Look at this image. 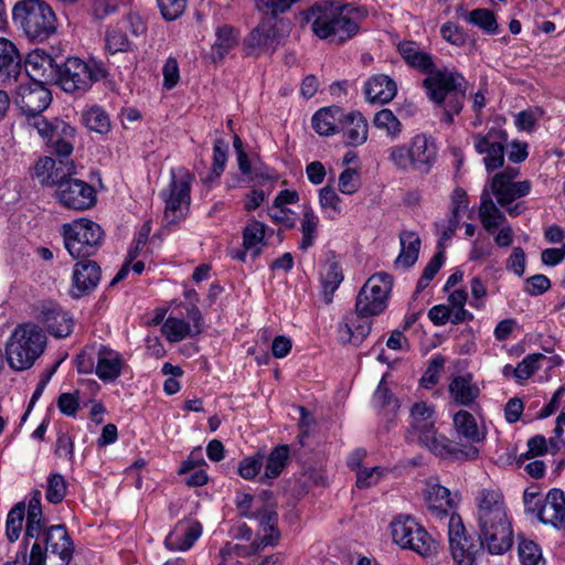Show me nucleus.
<instances>
[{
	"instance_id": "obj_1",
	"label": "nucleus",
	"mask_w": 565,
	"mask_h": 565,
	"mask_svg": "<svg viewBox=\"0 0 565 565\" xmlns=\"http://www.w3.org/2000/svg\"><path fill=\"white\" fill-rule=\"evenodd\" d=\"M519 173L520 170L512 167L495 172L487 180L480 195V223L489 234L500 228L494 237L495 244L500 247L510 246L513 242V230L502 210L511 217H516L527 209L525 202L518 200L530 194L532 182L516 181Z\"/></svg>"
},
{
	"instance_id": "obj_2",
	"label": "nucleus",
	"mask_w": 565,
	"mask_h": 565,
	"mask_svg": "<svg viewBox=\"0 0 565 565\" xmlns=\"http://www.w3.org/2000/svg\"><path fill=\"white\" fill-rule=\"evenodd\" d=\"M365 15L360 8L323 0L305 12V20L311 23V30L319 39L343 44L360 32Z\"/></svg>"
},
{
	"instance_id": "obj_3",
	"label": "nucleus",
	"mask_w": 565,
	"mask_h": 565,
	"mask_svg": "<svg viewBox=\"0 0 565 565\" xmlns=\"http://www.w3.org/2000/svg\"><path fill=\"white\" fill-rule=\"evenodd\" d=\"M478 533L488 545V553L502 555L513 544L512 524L503 494L494 489H481L475 498Z\"/></svg>"
},
{
	"instance_id": "obj_4",
	"label": "nucleus",
	"mask_w": 565,
	"mask_h": 565,
	"mask_svg": "<svg viewBox=\"0 0 565 565\" xmlns=\"http://www.w3.org/2000/svg\"><path fill=\"white\" fill-rule=\"evenodd\" d=\"M434 413V407L425 402L415 403L411 408V425L407 430V438L441 458L476 459L479 454L477 447L459 446L445 435L437 433Z\"/></svg>"
},
{
	"instance_id": "obj_5",
	"label": "nucleus",
	"mask_w": 565,
	"mask_h": 565,
	"mask_svg": "<svg viewBox=\"0 0 565 565\" xmlns=\"http://www.w3.org/2000/svg\"><path fill=\"white\" fill-rule=\"evenodd\" d=\"M466 78L457 71L443 68L430 77H425L423 86L427 96L438 106H443L441 121L451 125L466 99Z\"/></svg>"
},
{
	"instance_id": "obj_6",
	"label": "nucleus",
	"mask_w": 565,
	"mask_h": 565,
	"mask_svg": "<svg viewBox=\"0 0 565 565\" xmlns=\"http://www.w3.org/2000/svg\"><path fill=\"white\" fill-rule=\"evenodd\" d=\"M12 20L31 42L42 43L57 32V18L44 0H21L12 9Z\"/></svg>"
},
{
	"instance_id": "obj_7",
	"label": "nucleus",
	"mask_w": 565,
	"mask_h": 565,
	"mask_svg": "<svg viewBox=\"0 0 565 565\" xmlns=\"http://www.w3.org/2000/svg\"><path fill=\"white\" fill-rule=\"evenodd\" d=\"M45 334L34 323L18 326L6 347L7 361L17 371L31 367L35 360L43 353Z\"/></svg>"
},
{
	"instance_id": "obj_8",
	"label": "nucleus",
	"mask_w": 565,
	"mask_h": 565,
	"mask_svg": "<svg viewBox=\"0 0 565 565\" xmlns=\"http://www.w3.org/2000/svg\"><path fill=\"white\" fill-rule=\"evenodd\" d=\"M106 76V70L96 61L85 62L78 57H68L58 66L56 81L66 93L87 92L92 85Z\"/></svg>"
},
{
	"instance_id": "obj_9",
	"label": "nucleus",
	"mask_w": 565,
	"mask_h": 565,
	"mask_svg": "<svg viewBox=\"0 0 565 565\" xmlns=\"http://www.w3.org/2000/svg\"><path fill=\"white\" fill-rule=\"evenodd\" d=\"M62 228L65 248L74 258L89 257L102 245L104 232L97 223L88 218L63 224Z\"/></svg>"
},
{
	"instance_id": "obj_10",
	"label": "nucleus",
	"mask_w": 565,
	"mask_h": 565,
	"mask_svg": "<svg viewBox=\"0 0 565 565\" xmlns=\"http://www.w3.org/2000/svg\"><path fill=\"white\" fill-rule=\"evenodd\" d=\"M75 362L78 373L90 374L95 372L103 382L117 380L125 365L120 353L105 345H99L96 351L95 348L83 350L76 356Z\"/></svg>"
},
{
	"instance_id": "obj_11",
	"label": "nucleus",
	"mask_w": 565,
	"mask_h": 565,
	"mask_svg": "<svg viewBox=\"0 0 565 565\" xmlns=\"http://www.w3.org/2000/svg\"><path fill=\"white\" fill-rule=\"evenodd\" d=\"M393 541L423 557L437 554L438 543L414 518L399 515L391 523Z\"/></svg>"
},
{
	"instance_id": "obj_12",
	"label": "nucleus",
	"mask_w": 565,
	"mask_h": 565,
	"mask_svg": "<svg viewBox=\"0 0 565 565\" xmlns=\"http://www.w3.org/2000/svg\"><path fill=\"white\" fill-rule=\"evenodd\" d=\"M447 525L450 553L456 565H476L484 550L488 552V545L481 540L480 534L478 533V540L468 535L457 513L450 515Z\"/></svg>"
},
{
	"instance_id": "obj_13",
	"label": "nucleus",
	"mask_w": 565,
	"mask_h": 565,
	"mask_svg": "<svg viewBox=\"0 0 565 565\" xmlns=\"http://www.w3.org/2000/svg\"><path fill=\"white\" fill-rule=\"evenodd\" d=\"M32 126L55 156L68 158L73 152L75 129L66 121L58 118H53L52 120L36 118Z\"/></svg>"
},
{
	"instance_id": "obj_14",
	"label": "nucleus",
	"mask_w": 565,
	"mask_h": 565,
	"mask_svg": "<svg viewBox=\"0 0 565 565\" xmlns=\"http://www.w3.org/2000/svg\"><path fill=\"white\" fill-rule=\"evenodd\" d=\"M191 177L188 173H181L179 177L172 175L169 189L161 192L166 203L162 223L164 226H171L185 217L190 206Z\"/></svg>"
},
{
	"instance_id": "obj_15",
	"label": "nucleus",
	"mask_w": 565,
	"mask_h": 565,
	"mask_svg": "<svg viewBox=\"0 0 565 565\" xmlns=\"http://www.w3.org/2000/svg\"><path fill=\"white\" fill-rule=\"evenodd\" d=\"M473 148L482 154V162L488 173L504 167V153L508 134L504 129L491 127L487 132H476L471 136Z\"/></svg>"
},
{
	"instance_id": "obj_16",
	"label": "nucleus",
	"mask_w": 565,
	"mask_h": 565,
	"mask_svg": "<svg viewBox=\"0 0 565 565\" xmlns=\"http://www.w3.org/2000/svg\"><path fill=\"white\" fill-rule=\"evenodd\" d=\"M55 199L68 210L85 211L95 205L96 191L87 182L72 175L55 190Z\"/></svg>"
},
{
	"instance_id": "obj_17",
	"label": "nucleus",
	"mask_w": 565,
	"mask_h": 565,
	"mask_svg": "<svg viewBox=\"0 0 565 565\" xmlns=\"http://www.w3.org/2000/svg\"><path fill=\"white\" fill-rule=\"evenodd\" d=\"M282 34L270 22H262L243 40V50L248 56L273 54L281 44Z\"/></svg>"
},
{
	"instance_id": "obj_18",
	"label": "nucleus",
	"mask_w": 565,
	"mask_h": 565,
	"mask_svg": "<svg viewBox=\"0 0 565 565\" xmlns=\"http://www.w3.org/2000/svg\"><path fill=\"white\" fill-rule=\"evenodd\" d=\"M45 85L28 81L26 83H21L17 90L15 104L25 116L33 117L34 120L42 118L40 115L52 102L51 92Z\"/></svg>"
},
{
	"instance_id": "obj_19",
	"label": "nucleus",
	"mask_w": 565,
	"mask_h": 565,
	"mask_svg": "<svg viewBox=\"0 0 565 565\" xmlns=\"http://www.w3.org/2000/svg\"><path fill=\"white\" fill-rule=\"evenodd\" d=\"M76 173L75 164L65 157H58V160L52 157L40 158L34 167V174L39 182L44 186L60 188L62 182Z\"/></svg>"
},
{
	"instance_id": "obj_20",
	"label": "nucleus",
	"mask_w": 565,
	"mask_h": 565,
	"mask_svg": "<svg viewBox=\"0 0 565 565\" xmlns=\"http://www.w3.org/2000/svg\"><path fill=\"white\" fill-rule=\"evenodd\" d=\"M60 63L44 50L36 49L30 52L24 61L28 81L43 84H54Z\"/></svg>"
},
{
	"instance_id": "obj_21",
	"label": "nucleus",
	"mask_w": 565,
	"mask_h": 565,
	"mask_svg": "<svg viewBox=\"0 0 565 565\" xmlns=\"http://www.w3.org/2000/svg\"><path fill=\"white\" fill-rule=\"evenodd\" d=\"M544 524H551L556 529L565 530V495L559 489H552L544 500L535 502L532 512Z\"/></svg>"
},
{
	"instance_id": "obj_22",
	"label": "nucleus",
	"mask_w": 565,
	"mask_h": 565,
	"mask_svg": "<svg viewBox=\"0 0 565 565\" xmlns=\"http://www.w3.org/2000/svg\"><path fill=\"white\" fill-rule=\"evenodd\" d=\"M390 288L381 285H362L355 302L356 315L373 317L382 313L387 307Z\"/></svg>"
},
{
	"instance_id": "obj_23",
	"label": "nucleus",
	"mask_w": 565,
	"mask_h": 565,
	"mask_svg": "<svg viewBox=\"0 0 565 565\" xmlns=\"http://www.w3.org/2000/svg\"><path fill=\"white\" fill-rule=\"evenodd\" d=\"M456 498L457 494L452 497L446 487L437 482H428L426 484L425 499L427 508L436 519L449 520L450 515L454 513L452 509L456 504Z\"/></svg>"
},
{
	"instance_id": "obj_24",
	"label": "nucleus",
	"mask_w": 565,
	"mask_h": 565,
	"mask_svg": "<svg viewBox=\"0 0 565 565\" xmlns=\"http://www.w3.org/2000/svg\"><path fill=\"white\" fill-rule=\"evenodd\" d=\"M397 51L409 67L427 75L426 77L438 74L433 55L423 51L417 42L403 41L398 43Z\"/></svg>"
},
{
	"instance_id": "obj_25",
	"label": "nucleus",
	"mask_w": 565,
	"mask_h": 565,
	"mask_svg": "<svg viewBox=\"0 0 565 565\" xmlns=\"http://www.w3.org/2000/svg\"><path fill=\"white\" fill-rule=\"evenodd\" d=\"M411 156L413 170L420 173H428L436 162L437 146L431 138L419 134L411 140Z\"/></svg>"
},
{
	"instance_id": "obj_26",
	"label": "nucleus",
	"mask_w": 565,
	"mask_h": 565,
	"mask_svg": "<svg viewBox=\"0 0 565 565\" xmlns=\"http://www.w3.org/2000/svg\"><path fill=\"white\" fill-rule=\"evenodd\" d=\"M254 520L258 521L264 536L255 545L253 553H258L266 546H276L280 540V532L278 530V513L268 507H262L255 510Z\"/></svg>"
},
{
	"instance_id": "obj_27",
	"label": "nucleus",
	"mask_w": 565,
	"mask_h": 565,
	"mask_svg": "<svg viewBox=\"0 0 565 565\" xmlns=\"http://www.w3.org/2000/svg\"><path fill=\"white\" fill-rule=\"evenodd\" d=\"M339 132H342L347 146H361L367 139L369 125L360 113H343L339 125Z\"/></svg>"
},
{
	"instance_id": "obj_28",
	"label": "nucleus",
	"mask_w": 565,
	"mask_h": 565,
	"mask_svg": "<svg viewBox=\"0 0 565 565\" xmlns=\"http://www.w3.org/2000/svg\"><path fill=\"white\" fill-rule=\"evenodd\" d=\"M21 56L13 42L0 38V78L3 82H17L21 75Z\"/></svg>"
},
{
	"instance_id": "obj_29",
	"label": "nucleus",
	"mask_w": 565,
	"mask_h": 565,
	"mask_svg": "<svg viewBox=\"0 0 565 565\" xmlns=\"http://www.w3.org/2000/svg\"><path fill=\"white\" fill-rule=\"evenodd\" d=\"M397 93L396 83L384 74L374 75L364 85L366 99L373 104H386Z\"/></svg>"
},
{
	"instance_id": "obj_30",
	"label": "nucleus",
	"mask_w": 565,
	"mask_h": 565,
	"mask_svg": "<svg viewBox=\"0 0 565 565\" xmlns=\"http://www.w3.org/2000/svg\"><path fill=\"white\" fill-rule=\"evenodd\" d=\"M41 319L47 331L55 338H65L72 333L74 326L72 317L56 306L43 307Z\"/></svg>"
},
{
	"instance_id": "obj_31",
	"label": "nucleus",
	"mask_w": 565,
	"mask_h": 565,
	"mask_svg": "<svg viewBox=\"0 0 565 565\" xmlns=\"http://www.w3.org/2000/svg\"><path fill=\"white\" fill-rule=\"evenodd\" d=\"M202 526L199 522L179 523L166 537V546L171 551H186L201 536Z\"/></svg>"
},
{
	"instance_id": "obj_32",
	"label": "nucleus",
	"mask_w": 565,
	"mask_h": 565,
	"mask_svg": "<svg viewBox=\"0 0 565 565\" xmlns=\"http://www.w3.org/2000/svg\"><path fill=\"white\" fill-rule=\"evenodd\" d=\"M399 244L401 252L394 260V268L406 270L417 262L422 242L415 232L404 230L399 233Z\"/></svg>"
},
{
	"instance_id": "obj_33",
	"label": "nucleus",
	"mask_w": 565,
	"mask_h": 565,
	"mask_svg": "<svg viewBox=\"0 0 565 565\" xmlns=\"http://www.w3.org/2000/svg\"><path fill=\"white\" fill-rule=\"evenodd\" d=\"M452 423L457 437L469 441V446L475 447L472 444L480 443L486 437L484 430L479 428L475 416L467 411L454 414Z\"/></svg>"
},
{
	"instance_id": "obj_34",
	"label": "nucleus",
	"mask_w": 565,
	"mask_h": 565,
	"mask_svg": "<svg viewBox=\"0 0 565 565\" xmlns=\"http://www.w3.org/2000/svg\"><path fill=\"white\" fill-rule=\"evenodd\" d=\"M239 41V31L232 25L223 24L215 30V41L211 49L214 63L222 61Z\"/></svg>"
},
{
	"instance_id": "obj_35",
	"label": "nucleus",
	"mask_w": 565,
	"mask_h": 565,
	"mask_svg": "<svg viewBox=\"0 0 565 565\" xmlns=\"http://www.w3.org/2000/svg\"><path fill=\"white\" fill-rule=\"evenodd\" d=\"M449 393L457 405L470 406L478 398L480 390L471 375L456 376L449 384Z\"/></svg>"
},
{
	"instance_id": "obj_36",
	"label": "nucleus",
	"mask_w": 565,
	"mask_h": 565,
	"mask_svg": "<svg viewBox=\"0 0 565 565\" xmlns=\"http://www.w3.org/2000/svg\"><path fill=\"white\" fill-rule=\"evenodd\" d=\"M266 228L267 226L263 222L252 218L243 231V247L252 253V260H255L267 246Z\"/></svg>"
},
{
	"instance_id": "obj_37",
	"label": "nucleus",
	"mask_w": 565,
	"mask_h": 565,
	"mask_svg": "<svg viewBox=\"0 0 565 565\" xmlns=\"http://www.w3.org/2000/svg\"><path fill=\"white\" fill-rule=\"evenodd\" d=\"M343 110L338 106L318 110L312 117V127L321 136H331L339 132V125Z\"/></svg>"
},
{
	"instance_id": "obj_38",
	"label": "nucleus",
	"mask_w": 565,
	"mask_h": 565,
	"mask_svg": "<svg viewBox=\"0 0 565 565\" xmlns=\"http://www.w3.org/2000/svg\"><path fill=\"white\" fill-rule=\"evenodd\" d=\"M366 317H358L339 326V337L342 342L360 345L371 331V322Z\"/></svg>"
},
{
	"instance_id": "obj_39",
	"label": "nucleus",
	"mask_w": 565,
	"mask_h": 565,
	"mask_svg": "<svg viewBox=\"0 0 565 565\" xmlns=\"http://www.w3.org/2000/svg\"><path fill=\"white\" fill-rule=\"evenodd\" d=\"M44 551L47 553H73V543L64 525H53L43 533Z\"/></svg>"
},
{
	"instance_id": "obj_40",
	"label": "nucleus",
	"mask_w": 565,
	"mask_h": 565,
	"mask_svg": "<svg viewBox=\"0 0 565 565\" xmlns=\"http://www.w3.org/2000/svg\"><path fill=\"white\" fill-rule=\"evenodd\" d=\"M73 553L43 552L42 544L34 542L30 553V565H68Z\"/></svg>"
},
{
	"instance_id": "obj_41",
	"label": "nucleus",
	"mask_w": 565,
	"mask_h": 565,
	"mask_svg": "<svg viewBox=\"0 0 565 565\" xmlns=\"http://www.w3.org/2000/svg\"><path fill=\"white\" fill-rule=\"evenodd\" d=\"M162 333L170 342H179L186 337H195L192 332L191 323L183 319L169 317L162 324Z\"/></svg>"
},
{
	"instance_id": "obj_42",
	"label": "nucleus",
	"mask_w": 565,
	"mask_h": 565,
	"mask_svg": "<svg viewBox=\"0 0 565 565\" xmlns=\"http://www.w3.org/2000/svg\"><path fill=\"white\" fill-rule=\"evenodd\" d=\"M318 216L311 207H306L301 220L302 238L299 245L302 250H306L313 245L315 239L318 236Z\"/></svg>"
},
{
	"instance_id": "obj_43",
	"label": "nucleus",
	"mask_w": 565,
	"mask_h": 565,
	"mask_svg": "<svg viewBox=\"0 0 565 565\" xmlns=\"http://www.w3.org/2000/svg\"><path fill=\"white\" fill-rule=\"evenodd\" d=\"M468 299V292L463 289H456L448 296V306L451 309L454 324L462 323L466 320H472L473 316L465 309Z\"/></svg>"
},
{
	"instance_id": "obj_44",
	"label": "nucleus",
	"mask_w": 565,
	"mask_h": 565,
	"mask_svg": "<svg viewBox=\"0 0 565 565\" xmlns=\"http://www.w3.org/2000/svg\"><path fill=\"white\" fill-rule=\"evenodd\" d=\"M288 457V446L282 445L274 448L265 465V477L268 479L277 478L285 468Z\"/></svg>"
},
{
	"instance_id": "obj_45",
	"label": "nucleus",
	"mask_w": 565,
	"mask_h": 565,
	"mask_svg": "<svg viewBox=\"0 0 565 565\" xmlns=\"http://www.w3.org/2000/svg\"><path fill=\"white\" fill-rule=\"evenodd\" d=\"M102 278L100 266L94 260H82L75 264L73 282H99Z\"/></svg>"
},
{
	"instance_id": "obj_46",
	"label": "nucleus",
	"mask_w": 565,
	"mask_h": 565,
	"mask_svg": "<svg viewBox=\"0 0 565 565\" xmlns=\"http://www.w3.org/2000/svg\"><path fill=\"white\" fill-rule=\"evenodd\" d=\"M228 143L224 139H216L213 146V166L205 181H213L221 177L227 161Z\"/></svg>"
},
{
	"instance_id": "obj_47",
	"label": "nucleus",
	"mask_w": 565,
	"mask_h": 565,
	"mask_svg": "<svg viewBox=\"0 0 565 565\" xmlns=\"http://www.w3.org/2000/svg\"><path fill=\"white\" fill-rule=\"evenodd\" d=\"M518 550L522 565H544L542 551L535 542L521 539Z\"/></svg>"
},
{
	"instance_id": "obj_48",
	"label": "nucleus",
	"mask_w": 565,
	"mask_h": 565,
	"mask_svg": "<svg viewBox=\"0 0 565 565\" xmlns=\"http://www.w3.org/2000/svg\"><path fill=\"white\" fill-rule=\"evenodd\" d=\"M85 126L96 132H107L110 127L108 115L99 107H93L83 113Z\"/></svg>"
},
{
	"instance_id": "obj_49",
	"label": "nucleus",
	"mask_w": 565,
	"mask_h": 565,
	"mask_svg": "<svg viewBox=\"0 0 565 565\" xmlns=\"http://www.w3.org/2000/svg\"><path fill=\"white\" fill-rule=\"evenodd\" d=\"M24 514L25 507L23 503L15 504L8 513L6 533L9 541L14 542L19 539L22 530Z\"/></svg>"
},
{
	"instance_id": "obj_50",
	"label": "nucleus",
	"mask_w": 565,
	"mask_h": 565,
	"mask_svg": "<svg viewBox=\"0 0 565 565\" xmlns=\"http://www.w3.org/2000/svg\"><path fill=\"white\" fill-rule=\"evenodd\" d=\"M546 356L542 353H532L526 355L514 370V377L519 381H524L531 377L541 366V362L545 361Z\"/></svg>"
},
{
	"instance_id": "obj_51",
	"label": "nucleus",
	"mask_w": 565,
	"mask_h": 565,
	"mask_svg": "<svg viewBox=\"0 0 565 565\" xmlns=\"http://www.w3.org/2000/svg\"><path fill=\"white\" fill-rule=\"evenodd\" d=\"M468 21L478 25L489 34L498 32V23L493 12L488 9H475L469 13Z\"/></svg>"
},
{
	"instance_id": "obj_52",
	"label": "nucleus",
	"mask_w": 565,
	"mask_h": 565,
	"mask_svg": "<svg viewBox=\"0 0 565 565\" xmlns=\"http://www.w3.org/2000/svg\"><path fill=\"white\" fill-rule=\"evenodd\" d=\"M66 495V481L60 473H53L47 479L45 498L49 502L57 504Z\"/></svg>"
},
{
	"instance_id": "obj_53",
	"label": "nucleus",
	"mask_w": 565,
	"mask_h": 565,
	"mask_svg": "<svg viewBox=\"0 0 565 565\" xmlns=\"http://www.w3.org/2000/svg\"><path fill=\"white\" fill-rule=\"evenodd\" d=\"M375 127L385 129L387 135L396 137L401 132V122L390 109L377 111L373 120Z\"/></svg>"
},
{
	"instance_id": "obj_54",
	"label": "nucleus",
	"mask_w": 565,
	"mask_h": 565,
	"mask_svg": "<svg viewBox=\"0 0 565 565\" xmlns=\"http://www.w3.org/2000/svg\"><path fill=\"white\" fill-rule=\"evenodd\" d=\"M390 161L399 170H413L411 148L405 145L393 146L388 150Z\"/></svg>"
},
{
	"instance_id": "obj_55",
	"label": "nucleus",
	"mask_w": 565,
	"mask_h": 565,
	"mask_svg": "<svg viewBox=\"0 0 565 565\" xmlns=\"http://www.w3.org/2000/svg\"><path fill=\"white\" fill-rule=\"evenodd\" d=\"M106 49L115 54L118 52H127L130 49V42L125 32L113 29L106 34Z\"/></svg>"
},
{
	"instance_id": "obj_56",
	"label": "nucleus",
	"mask_w": 565,
	"mask_h": 565,
	"mask_svg": "<svg viewBox=\"0 0 565 565\" xmlns=\"http://www.w3.org/2000/svg\"><path fill=\"white\" fill-rule=\"evenodd\" d=\"M299 0H256V8L273 17H277L290 9V7Z\"/></svg>"
},
{
	"instance_id": "obj_57",
	"label": "nucleus",
	"mask_w": 565,
	"mask_h": 565,
	"mask_svg": "<svg viewBox=\"0 0 565 565\" xmlns=\"http://www.w3.org/2000/svg\"><path fill=\"white\" fill-rule=\"evenodd\" d=\"M360 188V174L355 169L348 168L339 177V190L343 194H353Z\"/></svg>"
},
{
	"instance_id": "obj_58",
	"label": "nucleus",
	"mask_w": 565,
	"mask_h": 565,
	"mask_svg": "<svg viewBox=\"0 0 565 565\" xmlns=\"http://www.w3.org/2000/svg\"><path fill=\"white\" fill-rule=\"evenodd\" d=\"M341 199L337 194L333 188L327 185L320 189L319 191V203L323 210H331L335 214L341 213L340 206Z\"/></svg>"
},
{
	"instance_id": "obj_59",
	"label": "nucleus",
	"mask_w": 565,
	"mask_h": 565,
	"mask_svg": "<svg viewBox=\"0 0 565 565\" xmlns=\"http://www.w3.org/2000/svg\"><path fill=\"white\" fill-rule=\"evenodd\" d=\"M188 0H158V6L166 20H175L183 12Z\"/></svg>"
},
{
	"instance_id": "obj_60",
	"label": "nucleus",
	"mask_w": 565,
	"mask_h": 565,
	"mask_svg": "<svg viewBox=\"0 0 565 565\" xmlns=\"http://www.w3.org/2000/svg\"><path fill=\"white\" fill-rule=\"evenodd\" d=\"M440 34L444 40L456 46L463 45L467 40L463 30L452 22H446L443 24L440 28Z\"/></svg>"
},
{
	"instance_id": "obj_61",
	"label": "nucleus",
	"mask_w": 565,
	"mask_h": 565,
	"mask_svg": "<svg viewBox=\"0 0 565 565\" xmlns=\"http://www.w3.org/2000/svg\"><path fill=\"white\" fill-rule=\"evenodd\" d=\"M262 467V456L247 457L239 462L238 472L242 478L250 480L259 473Z\"/></svg>"
},
{
	"instance_id": "obj_62",
	"label": "nucleus",
	"mask_w": 565,
	"mask_h": 565,
	"mask_svg": "<svg viewBox=\"0 0 565 565\" xmlns=\"http://www.w3.org/2000/svg\"><path fill=\"white\" fill-rule=\"evenodd\" d=\"M383 475L381 467L363 468L356 472V486L359 488H369L376 484Z\"/></svg>"
},
{
	"instance_id": "obj_63",
	"label": "nucleus",
	"mask_w": 565,
	"mask_h": 565,
	"mask_svg": "<svg viewBox=\"0 0 565 565\" xmlns=\"http://www.w3.org/2000/svg\"><path fill=\"white\" fill-rule=\"evenodd\" d=\"M163 75V87L166 89H172L180 79L179 64L174 57H169L162 68Z\"/></svg>"
},
{
	"instance_id": "obj_64",
	"label": "nucleus",
	"mask_w": 565,
	"mask_h": 565,
	"mask_svg": "<svg viewBox=\"0 0 565 565\" xmlns=\"http://www.w3.org/2000/svg\"><path fill=\"white\" fill-rule=\"evenodd\" d=\"M60 412L66 416H75L79 408V398L77 394L62 393L57 398Z\"/></svg>"
}]
</instances>
